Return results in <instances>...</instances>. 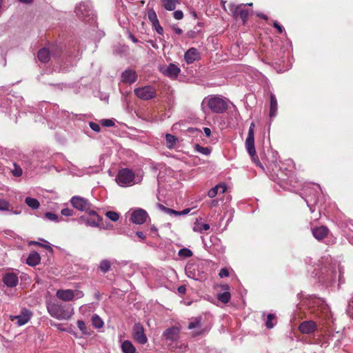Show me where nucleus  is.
I'll list each match as a JSON object with an SVG mask.
<instances>
[{"label": "nucleus", "mask_w": 353, "mask_h": 353, "mask_svg": "<svg viewBox=\"0 0 353 353\" xmlns=\"http://www.w3.org/2000/svg\"><path fill=\"white\" fill-rule=\"evenodd\" d=\"M148 18L152 24L159 21L156 12L152 8L148 10Z\"/></svg>", "instance_id": "35"}, {"label": "nucleus", "mask_w": 353, "mask_h": 353, "mask_svg": "<svg viewBox=\"0 0 353 353\" xmlns=\"http://www.w3.org/2000/svg\"><path fill=\"white\" fill-rule=\"evenodd\" d=\"M173 30L174 31V32L179 35L183 33V30L179 28V27H175L174 26L173 27Z\"/></svg>", "instance_id": "58"}, {"label": "nucleus", "mask_w": 353, "mask_h": 353, "mask_svg": "<svg viewBox=\"0 0 353 353\" xmlns=\"http://www.w3.org/2000/svg\"><path fill=\"white\" fill-rule=\"evenodd\" d=\"M134 173L128 168L120 170L116 177V181L121 185H129L134 179Z\"/></svg>", "instance_id": "6"}, {"label": "nucleus", "mask_w": 353, "mask_h": 353, "mask_svg": "<svg viewBox=\"0 0 353 353\" xmlns=\"http://www.w3.org/2000/svg\"><path fill=\"white\" fill-rule=\"evenodd\" d=\"M178 292L179 293L181 294H184L186 292V288L185 285H181L178 288Z\"/></svg>", "instance_id": "55"}, {"label": "nucleus", "mask_w": 353, "mask_h": 353, "mask_svg": "<svg viewBox=\"0 0 353 353\" xmlns=\"http://www.w3.org/2000/svg\"><path fill=\"white\" fill-rule=\"evenodd\" d=\"M70 203L74 208L85 212L90 210L91 206V203L88 199L79 196H72Z\"/></svg>", "instance_id": "8"}, {"label": "nucleus", "mask_w": 353, "mask_h": 353, "mask_svg": "<svg viewBox=\"0 0 353 353\" xmlns=\"http://www.w3.org/2000/svg\"><path fill=\"white\" fill-rule=\"evenodd\" d=\"M84 296V294L82 291L77 290L74 292V297H77V299H81Z\"/></svg>", "instance_id": "54"}, {"label": "nucleus", "mask_w": 353, "mask_h": 353, "mask_svg": "<svg viewBox=\"0 0 353 353\" xmlns=\"http://www.w3.org/2000/svg\"><path fill=\"white\" fill-rule=\"evenodd\" d=\"M160 72L165 76L171 79H176L181 72V69L174 63L163 65L160 68Z\"/></svg>", "instance_id": "10"}, {"label": "nucleus", "mask_w": 353, "mask_h": 353, "mask_svg": "<svg viewBox=\"0 0 353 353\" xmlns=\"http://www.w3.org/2000/svg\"><path fill=\"white\" fill-rule=\"evenodd\" d=\"M46 307L50 315L58 320H68L73 314L72 308L60 302H49Z\"/></svg>", "instance_id": "1"}, {"label": "nucleus", "mask_w": 353, "mask_h": 353, "mask_svg": "<svg viewBox=\"0 0 353 353\" xmlns=\"http://www.w3.org/2000/svg\"><path fill=\"white\" fill-rule=\"evenodd\" d=\"M317 328L316 324L314 321H305L299 326V330L305 334L314 333Z\"/></svg>", "instance_id": "15"}, {"label": "nucleus", "mask_w": 353, "mask_h": 353, "mask_svg": "<svg viewBox=\"0 0 353 353\" xmlns=\"http://www.w3.org/2000/svg\"><path fill=\"white\" fill-rule=\"evenodd\" d=\"M134 92L138 98L145 101L152 99L157 95V90L150 85L135 88Z\"/></svg>", "instance_id": "5"}, {"label": "nucleus", "mask_w": 353, "mask_h": 353, "mask_svg": "<svg viewBox=\"0 0 353 353\" xmlns=\"http://www.w3.org/2000/svg\"><path fill=\"white\" fill-rule=\"evenodd\" d=\"M276 319V316L273 314H268L267 316V321L265 323V325L268 329H272L274 327V323L272 321Z\"/></svg>", "instance_id": "37"}, {"label": "nucleus", "mask_w": 353, "mask_h": 353, "mask_svg": "<svg viewBox=\"0 0 353 353\" xmlns=\"http://www.w3.org/2000/svg\"><path fill=\"white\" fill-rule=\"evenodd\" d=\"M56 296L64 301H70L74 298V292L72 290H58Z\"/></svg>", "instance_id": "19"}, {"label": "nucleus", "mask_w": 353, "mask_h": 353, "mask_svg": "<svg viewBox=\"0 0 353 353\" xmlns=\"http://www.w3.org/2000/svg\"><path fill=\"white\" fill-rule=\"evenodd\" d=\"M0 210L1 211H12V208L10 209V205L8 201L5 199H0Z\"/></svg>", "instance_id": "36"}, {"label": "nucleus", "mask_w": 353, "mask_h": 353, "mask_svg": "<svg viewBox=\"0 0 353 353\" xmlns=\"http://www.w3.org/2000/svg\"><path fill=\"white\" fill-rule=\"evenodd\" d=\"M254 123H252L250 125L248 137L245 140V146L248 150V152L252 157V160L255 163H259L258 156L256 152L255 147H254Z\"/></svg>", "instance_id": "3"}, {"label": "nucleus", "mask_w": 353, "mask_h": 353, "mask_svg": "<svg viewBox=\"0 0 353 353\" xmlns=\"http://www.w3.org/2000/svg\"><path fill=\"white\" fill-rule=\"evenodd\" d=\"M132 338L140 343L145 344L148 342V338L144 332L143 326L140 323H136L132 327Z\"/></svg>", "instance_id": "7"}, {"label": "nucleus", "mask_w": 353, "mask_h": 353, "mask_svg": "<svg viewBox=\"0 0 353 353\" xmlns=\"http://www.w3.org/2000/svg\"><path fill=\"white\" fill-rule=\"evenodd\" d=\"M202 327V316L192 318L190 322L188 328L192 330L194 328H201Z\"/></svg>", "instance_id": "28"}, {"label": "nucleus", "mask_w": 353, "mask_h": 353, "mask_svg": "<svg viewBox=\"0 0 353 353\" xmlns=\"http://www.w3.org/2000/svg\"><path fill=\"white\" fill-rule=\"evenodd\" d=\"M180 330L177 327H171L166 329L163 332V336H165L167 341H176L179 338Z\"/></svg>", "instance_id": "17"}, {"label": "nucleus", "mask_w": 353, "mask_h": 353, "mask_svg": "<svg viewBox=\"0 0 353 353\" xmlns=\"http://www.w3.org/2000/svg\"><path fill=\"white\" fill-rule=\"evenodd\" d=\"M276 112H277V100H276V97L274 94H271L269 115L270 117H274L276 116Z\"/></svg>", "instance_id": "25"}, {"label": "nucleus", "mask_w": 353, "mask_h": 353, "mask_svg": "<svg viewBox=\"0 0 353 353\" xmlns=\"http://www.w3.org/2000/svg\"><path fill=\"white\" fill-rule=\"evenodd\" d=\"M25 203L32 209L36 210L40 207L39 201L32 197H26L25 199Z\"/></svg>", "instance_id": "29"}, {"label": "nucleus", "mask_w": 353, "mask_h": 353, "mask_svg": "<svg viewBox=\"0 0 353 353\" xmlns=\"http://www.w3.org/2000/svg\"><path fill=\"white\" fill-rule=\"evenodd\" d=\"M221 190L220 192L223 194L225 192V191L227 190V187L225 184H218L216 185L215 187L211 188L208 192V195L209 197L210 198H214L215 197L218 193H219V191Z\"/></svg>", "instance_id": "22"}, {"label": "nucleus", "mask_w": 353, "mask_h": 353, "mask_svg": "<svg viewBox=\"0 0 353 353\" xmlns=\"http://www.w3.org/2000/svg\"><path fill=\"white\" fill-rule=\"evenodd\" d=\"M173 15L174 19L177 20H181L183 17V13L181 10H176L173 12Z\"/></svg>", "instance_id": "49"}, {"label": "nucleus", "mask_w": 353, "mask_h": 353, "mask_svg": "<svg viewBox=\"0 0 353 353\" xmlns=\"http://www.w3.org/2000/svg\"><path fill=\"white\" fill-rule=\"evenodd\" d=\"M312 233L316 239L321 241L327 236L329 229L326 226L321 225L312 228Z\"/></svg>", "instance_id": "18"}, {"label": "nucleus", "mask_w": 353, "mask_h": 353, "mask_svg": "<svg viewBox=\"0 0 353 353\" xmlns=\"http://www.w3.org/2000/svg\"><path fill=\"white\" fill-rule=\"evenodd\" d=\"M222 288L226 291L223 293H219L217 294V299L223 303H228L231 299V294L229 292L230 287L228 285L225 284L222 285Z\"/></svg>", "instance_id": "21"}, {"label": "nucleus", "mask_w": 353, "mask_h": 353, "mask_svg": "<svg viewBox=\"0 0 353 353\" xmlns=\"http://www.w3.org/2000/svg\"><path fill=\"white\" fill-rule=\"evenodd\" d=\"M249 12L247 10L242 9V10L239 11V17L242 21L243 24H245L247 19L248 18Z\"/></svg>", "instance_id": "40"}, {"label": "nucleus", "mask_w": 353, "mask_h": 353, "mask_svg": "<svg viewBox=\"0 0 353 353\" xmlns=\"http://www.w3.org/2000/svg\"><path fill=\"white\" fill-rule=\"evenodd\" d=\"M167 214H174L175 216H180L179 211H176L175 210L170 209V208H169V210H168V213Z\"/></svg>", "instance_id": "53"}, {"label": "nucleus", "mask_w": 353, "mask_h": 353, "mask_svg": "<svg viewBox=\"0 0 353 353\" xmlns=\"http://www.w3.org/2000/svg\"><path fill=\"white\" fill-rule=\"evenodd\" d=\"M152 25V27L154 28V30L157 32L158 34H163V29L161 26L159 21Z\"/></svg>", "instance_id": "43"}, {"label": "nucleus", "mask_w": 353, "mask_h": 353, "mask_svg": "<svg viewBox=\"0 0 353 353\" xmlns=\"http://www.w3.org/2000/svg\"><path fill=\"white\" fill-rule=\"evenodd\" d=\"M136 234L137 236H139L142 240H144L145 239V236L142 232L138 231L136 232Z\"/></svg>", "instance_id": "60"}, {"label": "nucleus", "mask_w": 353, "mask_h": 353, "mask_svg": "<svg viewBox=\"0 0 353 353\" xmlns=\"http://www.w3.org/2000/svg\"><path fill=\"white\" fill-rule=\"evenodd\" d=\"M188 36H189V37L194 38L195 37V32H194V31L189 32Z\"/></svg>", "instance_id": "64"}, {"label": "nucleus", "mask_w": 353, "mask_h": 353, "mask_svg": "<svg viewBox=\"0 0 353 353\" xmlns=\"http://www.w3.org/2000/svg\"><path fill=\"white\" fill-rule=\"evenodd\" d=\"M206 104L208 108L214 113L221 114L228 109V103L222 97L214 96L205 98L202 105Z\"/></svg>", "instance_id": "2"}, {"label": "nucleus", "mask_w": 353, "mask_h": 353, "mask_svg": "<svg viewBox=\"0 0 353 353\" xmlns=\"http://www.w3.org/2000/svg\"><path fill=\"white\" fill-rule=\"evenodd\" d=\"M87 216H83L81 217V219L84 221L87 225H90L92 227H99L100 226V223L102 221V217L100 216L97 212L94 210H89Z\"/></svg>", "instance_id": "9"}, {"label": "nucleus", "mask_w": 353, "mask_h": 353, "mask_svg": "<svg viewBox=\"0 0 353 353\" xmlns=\"http://www.w3.org/2000/svg\"><path fill=\"white\" fill-rule=\"evenodd\" d=\"M32 316V312L28 309H23L20 314L17 316H11L10 320L14 321L15 319L17 320V325L21 326L27 323Z\"/></svg>", "instance_id": "13"}, {"label": "nucleus", "mask_w": 353, "mask_h": 353, "mask_svg": "<svg viewBox=\"0 0 353 353\" xmlns=\"http://www.w3.org/2000/svg\"><path fill=\"white\" fill-rule=\"evenodd\" d=\"M89 125L90 128L94 130V132H99L101 130V128L99 124L94 123V122H90Z\"/></svg>", "instance_id": "48"}, {"label": "nucleus", "mask_w": 353, "mask_h": 353, "mask_svg": "<svg viewBox=\"0 0 353 353\" xmlns=\"http://www.w3.org/2000/svg\"><path fill=\"white\" fill-rule=\"evenodd\" d=\"M31 243L34 244V245H40L41 247H44L48 250H52V248L50 245H43L42 243H38V242H36V241H32Z\"/></svg>", "instance_id": "52"}, {"label": "nucleus", "mask_w": 353, "mask_h": 353, "mask_svg": "<svg viewBox=\"0 0 353 353\" xmlns=\"http://www.w3.org/2000/svg\"><path fill=\"white\" fill-rule=\"evenodd\" d=\"M179 255L184 257H190L192 256V252L188 248H182L179 251Z\"/></svg>", "instance_id": "39"}, {"label": "nucleus", "mask_w": 353, "mask_h": 353, "mask_svg": "<svg viewBox=\"0 0 353 353\" xmlns=\"http://www.w3.org/2000/svg\"><path fill=\"white\" fill-rule=\"evenodd\" d=\"M37 57L40 61L43 63H47L50 59V51L47 48H41L39 50Z\"/></svg>", "instance_id": "24"}, {"label": "nucleus", "mask_w": 353, "mask_h": 353, "mask_svg": "<svg viewBox=\"0 0 353 353\" xmlns=\"http://www.w3.org/2000/svg\"><path fill=\"white\" fill-rule=\"evenodd\" d=\"M61 214L66 216H70L74 214V210L70 208H64L61 210Z\"/></svg>", "instance_id": "46"}, {"label": "nucleus", "mask_w": 353, "mask_h": 353, "mask_svg": "<svg viewBox=\"0 0 353 353\" xmlns=\"http://www.w3.org/2000/svg\"><path fill=\"white\" fill-rule=\"evenodd\" d=\"M77 16L84 21H89L93 16V10L90 2H81L75 10Z\"/></svg>", "instance_id": "4"}, {"label": "nucleus", "mask_w": 353, "mask_h": 353, "mask_svg": "<svg viewBox=\"0 0 353 353\" xmlns=\"http://www.w3.org/2000/svg\"><path fill=\"white\" fill-rule=\"evenodd\" d=\"M210 229V225L208 223H195L193 228V230L197 232H203V231L208 230Z\"/></svg>", "instance_id": "31"}, {"label": "nucleus", "mask_w": 353, "mask_h": 353, "mask_svg": "<svg viewBox=\"0 0 353 353\" xmlns=\"http://www.w3.org/2000/svg\"><path fill=\"white\" fill-rule=\"evenodd\" d=\"M121 350L123 353H135L136 348L131 341H124L121 344Z\"/></svg>", "instance_id": "26"}, {"label": "nucleus", "mask_w": 353, "mask_h": 353, "mask_svg": "<svg viewBox=\"0 0 353 353\" xmlns=\"http://www.w3.org/2000/svg\"><path fill=\"white\" fill-rule=\"evenodd\" d=\"M203 131L207 137H209L211 135V130L209 128H204Z\"/></svg>", "instance_id": "59"}, {"label": "nucleus", "mask_w": 353, "mask_h": 353, "mask_svg": "<svg viewBox=\"0 0 353 353\" xmlns=\"http://www.w3.org/2000/svg\"><path fill=\"white\" fill-rule=\"evenodd\" d=\"M3 281L6 286L13 288L17 286L19 280L17 274L12 272L6 274L3 278Z\"/></svg>", "instance_id": "20"}, {"label": "nucleus", "mask_w": 353, "mask_h": 353, "mask_svg": "<svg viewBox=\"0 0 353 353\" xmlns=\"http://www.w3.org/2000/svg\"><path fill=\"white\" fill-rule=\"evenodd\" d=\"M15 168L12 170V174L14 176H21L22 175V170L20 167H17L16 164H14Z\"/></svg>", "instance_id": "47"}, {"label": "nucleus", "mask_w": 353, "mask_h": 353, "mask_svg": "<svg viewBox=\"0 0 353 353\" xmlns=\"http://www.w3.org/2000/svg\"><path fill=\"white\" fill-rule=\"evenodd\" d=\"M219 276L221 278L228 276H229V271H228V270L227 268H225L221 269V270H220V272L219 273Z\"/></svg>", "instance_id": "50"}, {"label": "nucleus", "mask_w": 353, "mask_h": 353, "mask_svg": "<svg viewBox=\"0 0 353 353\" xmlns=\"http://www.w3.org/2000/svg\"><path fill=\"white\" fill-rule=\"evenodd\" d=\"M273 26L278 30V32L279 34H281L283 32V28L277 21H274Z\"/></svg>", "instance_id": "51"}, {"label": "nucleus", "mask_w": 353, "mask_h": 353, "mask_svg": "<svg viewBox=\"0 0 353 353\" xmlns=\"http://www.w3.org/2000/svg\"><path fill=\"white\" fill-rule=\"evenodd\" d=\"M77 326H78L79 329L82 332V333H83V334H86L87 333V332H86V330H87L86 325H85V324L83 321L78 320L77 321Z\"/></svg>", "instance_id": "42"}, {"label": "nucleus", "mask_w": 353, "mask_h": 353, "mask_svg": "<svg viewBox=\"0 0 353 353\" xmlns=\"http://www.w3.org/2000/svg\"><path fill=\"white\" fill-rule=\"evenodd\" d=\"M201 54L195 48H189L184 54V59L188 64L193 63L201 59Z\"/></svg>", "instance_id": "14"}, {"label": "nucleus", "mask_w": 353, "mask_h": 353, "mask_svg": "<svg viewBox=\"0 0 353 353\" xmlns=\"http://www.w3.org/2000/svg\"><path fill=\"white\" fill-rule=\"evenodd\" d=\"M45 217L48 219V220H50V221H57L58 219V216L54 214V213H52V212H46L45 214Z\"/></svg>", "instance_id": "45"}, {"label": "nucleus", "mask_w": 353, "mask_h": 353, "mask_svg": "<svg viewBox=\"0 0 353 353\" xmlns=\"http://www.w3.org/2000/svg\"><path fill=\"white\" fill-rule=\"evenodd\" d=\"M106 216L112 221H117L119 219V214L114 211H108L105 213Z\"/></svg>", "instance_id": "38"}, {"label": "nucleus", "mask_w": 353, "mask_h": 353, "mask_svg": "<svg viewBox=\"0 0 353 353\" xmlns=\"http://www.w3.org/2000/svg\"><path fill=\"white\" fill-rule=\"evenodd\" d=\"M257 17H259L264 20H268V16L263 13H258Z\"/></svg>", "instance_id": "63"}, {"label": "nucleus", "mask_w": 353, "mask_h": 353, "mask_svg": "<svg viewBox=\"0 0 353 353\" xmlns=\"http://www.w3.org/2000/svg\"><path fill=\"white\" fill-rule=\"evenodd\" d=\"M121 77L123 83L131 84L137 80L138 75L135 70L129 69L123 71Z\"/></svg>", "instance_id": "16"}, {"label": "nucleus", "mask_w": 353, "mask_h": 353, "mask_svg": "<svg viewBox=\"0 0 353 353\" xmlns=\"http://www.w3.org/2000/svg\"><path fill=\"white\" fill-rule=\"evenodd\" d=\"M218 205V201L217 200H213L210 202V207L214 208L216 207Z\"/></svg>", "instance_id": "61"}, {"label": "nucleus", "mask_w": 353, "mask_h": 353, "mask_svg": "<svg viewBox=\"0 0 353 353\" xmlns=\"http://www.w3.org/2000/svg\"><path fill=\"white\" fill-rule=\"evenodd\" d=\"M92 323L94 327L101 328L103 326V322L101 319L97 314L92 316Z\"/></svg>", "instance_id": "34"}, {"label": "nucleus", "mask_w": 353, "mask_h": 353, "mask_svg": "<svg viewBox=\"0 0 353 353\" xmlns=\"http://www.w3.org/2000/svg\"><path fill=\"white\" fill-rule=\"evenodd\" d=\"M209 330H210V327H205L203 329H202L200 332L195 333L194 335L197 336V335L203 334V333L208 332Z\"/></svg>", "instance_id": "56"}, {"label": "nucleus", "mask_w": 353, "mask_h": 353, "mask_svg": "<svg viewBox=\"0 0 353 353\" xmlns=\"http://www.w3.org/2000/svg\"><path fill=\"white\" fill-rule=\"evenodd\" d=\"M241 6L242 5L232 6V8H231L233 16L236 19L239 17V11L242 10Z\"/></svg>", "instance_id": "41"}, {"label": "nucleus", "mask_w": 353, "mask_h": 353, "mask_svg": "<svg viewBox=\"0 0 353 353\" xmlns=\"http://www.w3.org/2000/svg\"><path fill=\"white\" fill-rule=\"evenodd\" d=\"M158 208L159 210H161V211H163L165 213H168V210H169L168 208H166L163 205L160 204V203L158 204Z\"/></svg>", "instance_id": "57"}, {"label": "nucleus", "mask_w": 353, "mask_h": 353, "mask_svg": "<svg viewBox=\"0 0 353 353\" xmlns=\"http://www.w3.org/2000/svg\"><path fill=\"white\" fill-rule=\"evenodd\" d=\"M190 212V208H187V209H185V210H183L182 211H179V213H180V215H185V214H188Z\"/></svg>", "instance_id": "62"}, {"label": "nucleus", "mask_w": 353, "mask_h": 353, "mask_svg": "<svg viewBox=\"0 0 353 353\" xmlns=\"http://www.w3.org/2000/svg\"><path fill=\"white\" fill-rule=\"evenodd\" d=\"M148 217L147 212L143 209H137L134 210L130 216V220L136 224H143Z\"/></svg>", "instance_id": "12"}, {"label": "nucleus", "mask_w": 353, "mask_h": 353, "mask_svg": "<svg viewBox=\"0 0 353 353\" xmlns=\"http://www.w3.org/2000/svg\"><path fill=\"white\" fill-rule=\"evenodd\" d=\"M110 268L111 263L108 259L102 260L99 265V269L104 274L108 272L110 270Z\"/></svg>", "instance_id": "30"}, {"label": "nucleus", "mask_w": 353, "mask_h": 353, "mask_svg": "<svg viewBox=\"0 0 353 353\" xmlns=\"http://www.w3.org/2000/svg\"><path fill=\"white\" fill-rule=\"evenodd\" d=\"M41 257L38 252H31L26 259V263L30 266H35L40 263Z\"/></svg>", "instance_id": "23"}, {"label": "nucleus", "mask_w": 353, "mask_h": 353, "mask_svg": "<svg viewBox=\"0 0 353 353\" xmlns=\"http://www.w3.org/2000/svg\"><path fill=\"white\" fill-rule=\"evenodd\" d=\"M161 2L165 10L172 11L175 10L176 3H179V0H161Z\"/></svg>", "instance_id": "27"}, {"label": "nucleus", "mask_w": 353, "mask_h": 353, "mask_svg": "<svg viewBox=\"0 0 353 353\" xmlns=\"http://www.w3.org/2000/svg\"><path fill=\"white\" fill-rule=\"evenodd\" d=\"M101 124L105 127H112L114 125V122L111 119H103L101 121Z\"/></svg>", "instance_id": "44"}, {"label": "nucleus", "mask_w": 353, "mask_h": 353, "mask_svg": "<svg viewBox=\"0 0 353 353\" xmlns=\"http://www.w3.org/2000/svg\"><path fill=\"white\" fill-rule=\"evenodd\" d=\"M165 141H166V145L168 148H174L176 141L177 138L172 135L170 134H166L165 135Z\"/></svg>", "instance_id": "32"}, {"label": "nucleus", "mask_w": 353, "mask_h": 353, "mask_svg": "<svg viewBox=\"0 0 353 353\" xmlns=\"http://www.w3.org/2000/svg\"><path fill=\"white\" fill-rule=\"evenodd\" d=\"M194 150L197 152H199L206 156L209 155L211 153V149L210 148L203 147L198 143L194 145Z\"/></svg>", "instance_id": "33"}, {"label": "nucleus", "mask_w": 353, "mask_h": 353, "mask_svg": "<svg viewBox=\"0 0 353 353\" xmlns=\"http://www.w3.org/2000/svg\"><path fill=\"white\" fill-rule=\"evenodd\" d=\"M185 274L188 277L196 281H202L205 277L203 273L199 272L197 267L193 264L186 266Z\"/></svg>", "instance_id": "11"}]
</instances>
